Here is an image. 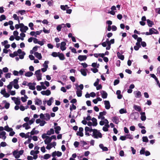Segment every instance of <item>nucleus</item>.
Masks as SVG:
<instances>
[{"label": "nucleus", "mask_w": 160, "mask_h": 160, "mask_svg": "<svg viewBox=\"0 0 160 160\" xmlns=\"http://www.w3.org/2000/svg\"><path fill=\"white\" fill-rule=\"evenodd\" d=\"M18 54H20L19 55L20 59H21L24 58V56L26 54L25 52L20 49H18L17 51H15L13 52V54L15 57L17 56Z\"/></svg>", "instance_id": "f257e3e1"}, {"label": "nucleus", "mask_w": 160, "mask_h": 160, "mask_svg": "<svg viewBox=\"0 0 160 160\" xmlns=\"http://www.w3.org/2000/svg\"><path fill=\"white\" fill-rule=\"evenodd\" d=\"M92 136L94 138H102V135L101 133L98 131V130L96 129L94 130V131L92 133Z\"/></svg>", "instance_id": "f03ea898"}, {"label": "nucleus", "mask_w": 160, "mask_h": 160, "mask_svg": "<svg viewBox=\"0 0 160 160\" xmlns=\"http://www.w3.org/2000/svg\"><path fill=\"white\" fill-rule=\"evenodd\" d=\"M34 75H36L37 80L38 81L42 79V74L41 73V70L40 69L36 71Z\"/></svg>", "instance_id": "7ed1b4c3"}, {"label": "nucleus", "mask_w": 160, "mask_h": 160, "mask_svg": "<svg viewBox=\"0 0 160 160\" xmlns=\"http://www.w3.org/2000/svg\"><path fill=\"white\" fill-rule=\"evenodd\" d=\"M106 114L107 112L105 111L100 112L99 115L98 117V118L99 119H100L102 120H103L105 118V117L103 116L106 115Z\"/></svg>", "instance_id": "20e7f679"}, {"label": "nucleus", "mask_w": 160, "mask_h": 160, "mask_svg": "<svg viewBox=\"0 0 160 160\" xmlns=\"http://www.w3.org/2000/svg\"><path fill=\"white\" fill-rule=\"evenodd\" d=\"M112 121L116 124H118L119 122V118L117 116H114L112 117Z\"/></svg>", "instance_id": "39448f33"}, {"label": "nucleus", "mask_w": 160, "mask_h": 160, "mask_svg": "<svg viewBox=\"0 0 160 160\" xmlns=\"http://www.w3.org/2000/svg\"><path fill=\"white\" fill-rule=\"evenodd\" d=\"M41 94L43 95L49 96L51 93V92L50 90H47L46 91H42L41 92Z\"/></svg>", "instance_id": "423d86ee"}, {"label": "nucleus", "mask_w": 160, "mask_h": 160, "mask_svg": "<svg viewBox=\"0 0 160 160\" xmlns=\"http://www.w3.org/2000/svg\"><path fill=\"white\" fill-rule=\"evenodd\" d=\"M87 58V56L86 55H80L78 57V59L80 61H85Z\"/></svg>", "instance_id": "0eeeda50"}, {"label": "nucleus", "mask_w": 160, "mask_h": 160, "mask_svg": "<svg viewBox=\"0 0 160 160\" xmlns=\"http://www.w3.org/2000/svg\"><path fill=\"white\" fill-rule=\"evenodd\" d=\"M135 97L136 98H140L141 96V92L139 91H134L133 92Z\"/></svg>", "instance_id": "6e6552de"}, {"label": "nucleus", "mask_w": 160, "mask_h": 160, "mask_svg": "<svg viewBox=\"0 0 160 160\" xmlns=\"http://www.w3.org/2000/svg\"><path fill=\"white\" fill-rule=\"evenodd\" d=\"M12 154L16 159H18L20 157L18 150H16L12 152Z\"/></svg>", "instance_id": "1a4fd4ad"}, {"label": "nucleus", "mask_w": 160, "mask_h": 160, "mask_svg": "<svg viewBox=\"0 0 160 160\" xmlns=\"http://www.w3.org/2000/svg\"><path fill=\"white\" fill-rule=\"evenodd\" d=\"M104 104L105 105V108L107 109H109L110 108V102L108 101H105Z\"/></svg>", "instance_id": "9d476101"}, {"label": "nucleus", "mask_w": 160, "mask_h": 160, "mask_svg": "<svg viewBox=\"0 0 160 160\" xmlns=\"http://www.w3.org/2000/svg\"><path fill=\"white\" fill-rule=\"evenodd\" d=\"M34 54L36 57L38 59L40 60L42 58V56L41 53H38V52H35Z\"/></svg>", "instance_id": "9b49d317"}, {"label": "nucleus", "mask_w": 160, "mask_h": 160, "mask_svg": "<svg viewBox=\"0 0 160 160\" xmlns=\"http://www.w3.org/2000/svg\"><path fill=\"white\" fill-rule=\"evenodd\" d=\"M16 98L15 97L12 98V100L14 101V102L17 105H19L20 104V99H17L16 100L15 99Z\"/></svg>", "instance_id": "f8f14e48"}, {"label": "nucleus", "mask_w": 160, "mask_h": 160, "mask_svg": "<svg viewBox=\"0 0 160 160\" xmlns=\"http://www.w3.org/2000/svg\"><path fill=\"white\" fill-rule=\"evenodd\" d=\"M101 94L102 95V97L103 98H107L108 94L105 91H102L101 92Z\"/></svg>", "instance_id": "ddd939ff"}, {"label": "nucleus", "mask_w": 160, "mask_h": 160, "mask_svg": "<svg viewBox=\"0 0 160 160\" xmlns=\"http://www.w3.org/2000/svg\"><path fill=\"white\" fill-rule=\"evenodd\" d=\"M58 57L59 59L61 60H63L65 59V57L64 54L63 53H60L58 52Z\"/></svg>", "instance_id": "4468645a"}, {"label": "nucleus", "mask_w": 160, "mask_h": 160, "mask_svg": "<svg viewBox=\"0 0 160 160\" xmlns=\"http://www.w3.org/2000/svg\"><path fill=\"white\" fill-rule=\"evenodd\" d=\"M3 93H2V91H1V94L3 95L4 97L6 98H8L9 97L10 94L6 92L5 89L3 90Z\"/></svg>", "instance_id": "2eb2a0df"}, {"label": "nucleus", "mask_w": 160, "mask_h": 160, "mask_svg": "<svg viewBox=\"0 0 160 160\" xmlns=\"http://www.w3.org/2000/svg\"><path fill=\"white\" fill-rule=\"evenodd\" d=\"M141 115V118L142 121H144L146 119V117L145 112H142L140 113Z\"/></svg>", "instance_id": "dca6fc26"}, {"label": "nucleus", "mask_w": 160, "mask_h": 160, "mask_svg": "<svg viewBox=\"0 0 160 160\" xmlns=\"http://www.w3.org/2000/svg\"><path fill=\"white\" fill-rule=\"evenodd\" d=\"M51 141V139L50 138V137H47V138L45 139L44 140V142L46 144H48Z\"/></svg>", "instance_id": "f3484780"}, {"label": "nucleus", "mask_w": 160, "mask_h": 160, "mask_svg": "<svg viewBox=\"0 0 160 160\" xmlns=\"http://www.w3.org/2000/svg\"><path fill=\"white\" fill-rule=\"evenodd\" d=\"M118 57L121 60H123L124 59V56L122 55L119 52L117 53Z\"/></svg>", "instance_id": "a211bd4d"}, {"label": "nucleus", "mask_w": 160, "mask_h": 160, "mask_svg": "<svg viewBox=\"0 0 160 160\" xmlns=\"http://www.w3.org/2000/svg\"><path fill=\"white\" fill-rule=\"evenodd\" d=\"M28 29V27L27 26H25L22 28H21L20 29V31L22 32H26V31Z\"/></svg>", "instance_id": "6ab92c4d"}, {"label": "nucleus", "mask_w": 160, "mask_h": 160, "mask_svg": "<svg viewBox=\"0 0 160 160\" xmlns=\"http://www.w3.org/2000/svg\"><path fill=\"white\" fill-rule=\"evenodd\" d=\"M54 129L55 130V133L57 134H58L59 133V131H60L61 129V127L59 126L55 127Z\"/></svg>", "instance_id": "aec40b11"}, {"label": "nucleus", "mask_w": 160, "mask_h": 160, "mask_svg": "<svg viewBox=\"0 0 160 160\" xmlns=\"http://www.w3.org/2000/svg\"><path fill=\"white\" fill-rule=\"evenodd\" d=\"M54 131L53 128H50L49 130H48L47 132V134L48 135H50L51 134H54Z\"/></svg>", "instance_id": "412c9836"}, {"label": "nucleus", "mask_w": 160, "mask_h": 160, "mask_svg": "<svg viewBox=\"0 0 160 160\" xmlns=\"http://www.w3.org/2000/svg\"><path fill=\"white\" fill-rule=\"evenodd\" d=\"M147 22L148 26L149 27H152L154 24L153 22L149 19L147 20Z\"/></svg>", "instance_id": "4be33fe9"}, {"label": "nucleus", "mask_w": 160, "mask_h": 160, "mask_svg": "<svg viewBox=\"0 0 160 160\" xmlns=\"http://www.w3.org/2000/svg\"><path fill=\"white\" fill-rule=\"evenodd\" d=\"M77 91H76V94L78 97H80L82 95V91L81 90H79L78 88H77Z\"/></svg>", "instance_id": "5701e85b"}, {"label": "nucleus", "mask_w": 160, "mask_h": 160, "mask_svg": "<svg viewBox=\"0 0 160 160\" xmlns=\"http://www.w3.org/2000/svg\"><path fill=\"white\" fill-rule=\"evenodd\" d=\"M28 86L29 87V88L31 90H34L35 89V86L32 85V83L31 82L28 83Z\"/></svg>", "instance_id": "b1692460"}, {"label": "nucleus", "mask_w": 160, "mask_h": 160, "mask_svg": "<svg viewBox=\"0 0 160 160\" xmlns=\"http://www.w3.org/2000/svg\"><path fill=\"white\" fill-rule=\"evenodd\" d=\"M150 75L151 77L154 79L157 83H159V81L158 80V78L154 74H150Z\"/></svg>", "instance_id": "393cba45"}, {"label": "nucleus", "mask_w": 160, "mask_h": 160, "mask_svg": "<svg viewBox=\"0 0 160 160\" xmlns=\"http://www.w3.org/2000/svg\"><path fill=\"white\" fill-rule=\"evenodd\" d=\"M42 101L38 98H37L35 101V104L36 105H39L42 104Z\"/></svg>", "instance_id": "a878e982"}, {"label": "nucleus", "mask_w": 160, "mask_h": 160, "mask_svg": "<svg viewBox=\"0 0 160 160\" xmlns=\"http://www.w3.org/2000/svg\"><path fill=\"white\" fill-rule=\"evenodd\" d=\"M22 126L23 128H25V129L28 130L30 128V127L29 126L28 123L26 122L24 123L22 125Z\"/></svg>", "instance_id": "bb28decb"}, {"label": "nucleus", "mask_w": 160, "mask_h": 160, "mask_svg": "<svg viewBox=\"0 0 160 160\" xmlns=\"http://www.w3.org/2000/svg\"><path fill=\"white\" fill-rule=\"evenodd\" d=\"M4 130L8 132L11 131L13 130L12 128H9L8 125L4 127Z\"/></svg>", "instance_id": "cd10ccee"}, {"label": "nucleus", "mask_w": 160, "mask_h": 160, "mask_svg": "<svg viewBox=\"0 0 160 160\" xmlns=\"http://www.w3.org/2000/svg\"><path fill=\"white\" fill-rule=\"evenodd\" d=\"M92 120L93 123V126H96L98 124L97 119L94 118H92Z\"/></svg>", "instance_id": "c85d7f7f"}, {"label": "nucleus", "mask_w": 160, "mask_h": 160, "mask_svg": "<svg viewBox=\"0 0 160 160\" xmlns=\"http://www.w3.org/2000/svg\"><path fill=\"white\" fill-rule=\"evenodd\" d=\"M26 11L24 10H18L16 12L18 14H20L21 15H24Z\"/></svg>", "instance_id": "c756f323"}, {"label": "nucleus", "mask_w": 160, "mask_h": 160, "mask_svg": "<svg viewBox=\"0 0 160 160\" xmlns=\"http://www.w3.org/2000/svg\"><path fill=\"white\" fill-rule=\"evenodd\" d=\"M45 115V120L47 121L49 120L50 118V115L48 113H46L44 114Z\"/></svg>", "instance_id": "7c9ffc66"}, {"label": "nucleus", "mask_w": 160, "mask_h": 160, "mask_svg": "<svg viewBox=\"0 0 160 160\" xmlns=\"http://www.w3.org/2000/svg\"><path fill=\"white\" fill-rule=\"evenodd\" d=\"M133 108L136 111L140 112L141 111V109L139 106L135 105L133 106Z\"/></svg>", "instance_id": "2f4dec72"}, {"label": "nucleus", "mask_w": 160, "mask_h": 160, "mask_svg": "<svg viewBox=\"0 0 160 160\" xmlns=\"http://www.w3.org/2000/svg\"><path fill=\"white\" fill-rule=\"evenodd\" d=\"M80 72L81 74L83 76H85L87 75V72L86 70L85 69H82L80 70Z\"/></svg>", "instance_id": "473e14b6"}, {"label": "nucleus", "mask_w": 160, "mask_h": 160, "mask_svg": "<svg viewBox=\"0 0 160 160\" xmlns=\"http://www.w3.org/2000/svg\"><path fill=\"white\" fill-rule=\"evenodd\" d=\"M33 74V73L32 72L28 71L25 73V75L27 77H30L32 76Z\"/></svg>", "instance_id": "72a5a7b5"}, {"label": "nucleus", "mask_w": 160, "mask_h": 160, "mask_svg": "<svg viewBox=\"0 0 160 160\" xmlns=\"http://www.w3.org/2000/svg\"><path fill=\"white\" fill-rule=\"evenodd\" d=\"M6 132L5 131H2L0 133V135L2 136V139L4 140L6 138Z\"/></svg>", "instance_id": "f704fd0d"}, {"label": "nucleus", "mask_w": 160, "mask_h": 160, "mask_svg": "<svg viewBox=\"0 0 160 160\" xmlns=\"http://www.w3.org/2000/svg\"><path fill=\"white\" fill-rule=\"evenodd\" d=\"M145 148L142 147V148L140 150V153L141 155H144L145 154Z\"/></svg>", "instance_id": "c9c22d12"}, {"label": "nucleus", "mask_w": 160, "mask_h": 160, "mask_svg": "<svg viewBox=\"0 0 160 160\" xmlns=\"http://www.w3.org/2000/svg\"><path fill=\"white\" fill-rule=\"evenodd\" d=\"M53 98L52 97H51L47 101V105L50 106L52 104V100H53Z\"/></svg>", "instance_id": "e433bc0d"}, {"label": "nucleus", "mask_w": 160, "mask_h": 160, "mask_svg": "<svg viewBox=\"0 0 160 160\" xmlns=\"http://www.w3.org/2000/svg\"><path fill=\"white\" fill-rule=\"evenodd\" d=\"M142 141L143 142H148V140L147 137L143 136L142 138Z\"/></svg>", "instance_id": "4c0bfd02"}, {"label": "nucleus", "mask_w": 160, "mask_h": 160, "mask_svg": "<svg viewBox=\"0 0 160 160\" xmlns=\"http://www.w3.org/2000/svg\"><path fill=\"white\" fill-rule=\"evenodd\" d=\"M76 108V106L73 104H72V105L70 106V110L71 111H72L73 110V109L75 110Z\"/></svg>", "instance_id": "58836bf2"}, {"label": "nucleus", "mask_w": 160, "mask_h": 160, "mask_svg": "<svg viewBox=\"0 0 160 160\" xmlns=\"http://www.w3.org/2000/svg\"><path fill=\"white\" fill-rule=\"evenodd\" d=\"M119 112L120 114H122L124 113H126L127 112L126 110L124 108H122L119 110Z\"/></svg>", "instance_id": "ea45409f"}, {"label": "nucleus", "mask_w": 160, "mask_h": 160, "mask_svg": "<svg viewBox=\"0 0 160 160\" xmlns=\"http://www.w3.org/2000/svg\"><path fill=\"white\" fill-rule=\"evenodd\" d=\"M12 85H13V82H10L9 83V84L7 86V87L8 89L11 90L12 88Z\"/></svg>", "instance_id": "a19ab883"}, {"label": "nucleus", "mask_w": 160, "mask_h": 160, "mask_svg": "<svg viewBox=\"0 0 160 160\" xmlns=\"http://www.w3.org/2000/svg\"><path fill=\"white\" fill-rule=\"evenodd\" d=\"M39 132L38 130H35L34 131H32L30 132V134L31 135H33L34 134H37Z\"/></svg>", "instance_id": "79ce46f5"}, {"label": "nucleus", "mask_w": 160, "mask_h": 160, "mask_svg": "<svg viewBox=\"0 0 160 160\" xmlns=\"http://www.w3.org/2000/svg\"><path fill=\"white\" fill-rule=\"evenodd\" d=\"M49 63V62L48 61H45L44 63L43 64V66L44 67V68H48V64Z\"/></svg>", "instance_id": "37998d69"}, {"label": "nucleus", "mask_w": 160, "mask_h": 160, "mask_svg": "<svg viewBox=\"0 0 160 160\" xmlns=\"http://www.w3.org/2000/svg\"><path fill=\"white\" fill-rule=\"evenodd\" d=\"M20 36L21 37L20 38V39L22 41L23 40V38L25 37V34L23 32H22L20 34Z\"/></svg>", "instance_id": "c03bdc74"}, {"label": "nucleus", "mask_w": 160, "mask_h": 160, "mask_svg": "<svg viewBox=\"0 0 160 160\" xmlns=\"http://www.w3.org/2000/svg\"><path fill=\"white\" fill-rule=\"evenodd\" d=\"M51 55L54 57H58V52H53L51 54Z\"/></svg>", "instance_id": "a18cd8bd"}, {"label": "nucleus", "mask_w": 160, "mask_h": 160, "mask_svg": "<svg viewBox=\"0 0 160 160\" xmlns=\"http://www.w3.org/2000/svg\"><path fill=\"white\" fill-rule=\"evenodd\" d=\"M155 29H154L153 28H150L149 29V32H150L151 35L154 34L155 33Z\"/></svg>", "instance_id": "49530a36"}, {"label": "nucleus", "mask_w": 160, "mask_h": 160, "mask_svg": "<svg viewBox=\"0 0 160 160\" xmlns=\"http://www.w3.org/2000/svg\"><path fill=\"white\" fill-rule=\"evenodd\" d=\"M131 115L134 116V119H136L137 118H136L135 116H139V113L138 112H135L132 113L131 114Z\"/></svg>", "instance_id": "de8ad7c7"}, {"label": "nucleus", "mask_w": 160, "mask_h": 160, "mask_svg": "<svg viewBox=\"0 0 160 160\" xmlns=\"http://www.w3.org/2000/svg\"><path fill=\"white\" fill-rule=\"evenodd\" d=\"M50 157V155L48 154H45L43 157V158L45 159H47Z\"/></svg>", "instance_id": "09e8293b"}, {"label": "nucleus", "mask_w": 160, "mask_h": 160, "mask_svg": "<svg viewBox=\"0 0 160 160\" xmlns=\"http://www.w3.org/2000/svg\"><path fill=\"white\" fill-rule=\"evenodd\" d=\"M126 138H128L131 139H133V136L130 134H127L126 135Z\"/></svg>", "instance_id": "8fccbe9b"}, {"label": "nucleus", "mask_w": 160, "mask_h": 160, "mask_svg": "<svg viewBox=\"0 0 160 160\" xmlns=\"http://www.w3.org/2000/svg\"><path fill=\"white\" fill-rule=\"evenodd\" d=\"M6 18L5 16L4 15H2L0 17V21L1 22L2 20H5Z\"/></svg>", "instance_id": "3c124183"}, {"label": "nucleus", "mask_w": 160, "mask_h": 160, "mask_svg": "<svg viewBox=\"0 0 160 160\" xmlns=\"http://www.w3.org/2000/svg\"><path fill=\"white\" fill-rule=\"evenodd\" d=\"M10 103L8 102H6V103L5 104V105L4 107V108H5L6 109H8L10 107Z\"/></svg>", "instance_id": "603ef678"}, {"label": "nucleus", "mask_w": 160, "mask_h": 160, "mask_svg": "<svg viewBox=\"0 0 160 160\" xmlns=\"http://www.w3.org/2000/svg\"><path fill=\"white\" fill-rule=\"evenodd\" d=\"M19 78H17L14 79L13 80V85L17 84L18 82V80H19Z\"/></svg>", "instance_id": "864d4df0"}, {"label": "nucleus", "mask_w": 160, "mask_h": 160, "mask_svg": "<svg viewBox=\"0 0 160 160\" xmlns=\"http://www.w3.org/2000/svg\"><path fill=\"white\" fill-rule=\"evenodd\" d=\"M99 81V79L98 78H97L96 82L94 83V86H97L98 84Z\"/></svg>", "instance_id": "5fc2aeb1"}, {"label": "nucleus", "mask_w": 160, "mask_h": 160, "mask_svg": "<svg viewBox=\"0 0 160 160\" xmlns=\"http://www.w3.org/2000/svg\"><path fill=\"white\" fill-rule=\"evenodd\" d=\"M44 39L42 40V41H38V44H39L40 46H42L44 45Z\"/></svg>", "instance_id": "6e6d98bb"}, {"label": "nucleus", "mask_w": 160, "mask_h": 160, "mask_svg": "<svg viewBox=\"0 0 160 160\" xmlns=\"http://www.w3.org/2000/svg\"><path fill=\"white\" fill-rule=\"evenodd\" d=\"M76 135L77 136H79L80 137H82L83 136V132H78L76 133Z\"/></svg>", "instance_id": "4d7b16f0"}, {"label": "nucleus", "mask_w": 160, "mask_h": 160, "mask_svg": "<svg viewBox=\"0 0 160 160\" xmlns=\"http://www.w3.org/2000/svg\"><path fill=\"white\" fill-rule=\"evenodd\" d=\"M42 32V30H40V31H37L36 32H35L36 34L35 35V37H37V35H39Z\"/></svg>", "instance_id": "13d9d810"}, {"label": "nucleus", "mask_w": 160, "mask_h": 160, "mask_svg": "<svg viewBox=\"0 0 160 160\" xmlns=\"http://www.w3.org/2000/svg\"><path fill=\"white\" fill-rule=\"evenodd\" d=\"M35 119L33 118H32L29 121V124L30 125H31L35 121Z\"/></svg>", "instance_id": "bf43d9fd"}, {"label": "nucleus", "mask_w": 160, "mask_h": 160, "mask_svg": "<svg viewBox=\"0 0 160 160\" xmlns=\"http://www.w3.org/2000/svg\"><path fill=\"white\" fill-rule=\"evenodd\" d=\"M11 73L10 72L6 73L5 75V77L6 78H10L11 77Z\"/></svg>", "instance_id": "052dcab7"}, {"label": "nucleus", "mask_w": 160, "mask_h": 160, "mask_svg": "<svg viewBox=\"0 0 160 160\" xmlns=\"http://www.w3.org/2000/svg\"><path fill=\"white\" fill-rule=\"evenodd\" d=\"M46 123V122L44 120L41 121V122L40 123L39 125L41 126H43Z\"/></svg>", "instance_id": "680f3d73"}, {"label": "nucleus", "mask_w": 160, "mask_h": 160, "mask_svg": "<svg viewBox=\"0 0 160 160\" xmlns=\"http://www.w3.org/2000/svg\"><path fill=\"white\" fill-rule=\"evenodd\" d=\"M52 148V144L51 143L49 145H48V144H47V146L46 148L47 149L50 150Z\"/></svg>", "instance_id": "e2e57ef3"}, {"label": "nucleus", "mask_w": 160, "mask_h": 160, "mask_svg": "<svg viewBox=\"0 0 160 160\" xmlns=\"http://www.w3.org/2000/svg\"><path fill=\"white\" fill-rule=\"evenodd\" d=\"M62 27H61V24H60V25H58L57 27V28H56V29H57V30L58 31V32H59L61 30V28H62Z\"/></svg>", "instance_id": "0e129e2a"}, {"label": "nucleus", "mask_w": 160, "mask_h": 160, "mask_svg": "<svg viewBox=\"0 0 160 160\" xmlns=\"http://www.w3.org/2000/svg\"><path fill=\"white\" fill-rule=\"evenodd\" d=\"M25 4L28 6H30L31 5L30 1L29 0L26 1L25 2Z\"/></svg>", "instance_id": "69168bd1"}, {"label": "nucleus", "mask_w": 160, "mask_h": 160, "mask_svg": "<svg viewBox=\"0 0 160 160\" xmlns=\"http://www.w3.org/2000/svg\"><path fill=\"white\" fill-rule=\"evenodd\" d=\"M24 69H21L19 72V74L20 75H22L23 74L24 72Z\"/></svg>", "instance_id": "338daca9"}, {"label": "nucleus", "mask_w": 160, "mask_h": 160, "mask_svg": "<svg viewBox=\"0 0 160 160\" xmlns=\"http://www.w3.org/2000/svg\"><path fill=\"white\" fill-rule=\"evenodd\" d=\"M79 143L77 141H75L74 143V145L75 148H77L78 147Z\"/></svg>", "instance_id": "774afa93"}]
</instances>
